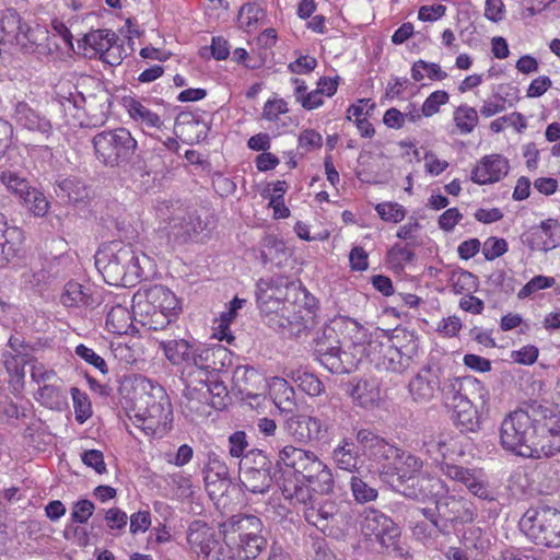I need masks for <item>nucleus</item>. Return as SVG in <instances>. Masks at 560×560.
Returning <instances> with one entry per match:
<instances>
[{
    "mask_svg": "<svg viewBox=\"0 0 560 560\" xmlns=\"http://www.w3.org/2000/svg\"><path fill=\"white\" fill-rule=\"evenodd\" d=\"M83 112L88 116L86 126H97L105 122L109 114V96L106 93L91 95L84 98ZM80 125H84L83 121Z\"/></svg>",
    "mask_w": 560,
    "mask_h": 560,
    "instance_id": "nucleus-32",
    "label": "nucleus"
},
{
    "mask_svg": "<svg viewBox=\"0 0 560 560\" xmlns=\"http://www.w3.org/2000/svg\"><path fill=\"white\" fill-rule=\"evenodd\" d=\"M304 481L307 480L296 477L294 480L284 479L282 482L283 497L289 500L292 505H302L303 509L315 502L316 499L310 486L304 485Z\"/></svg>",
    "mask_w": 560,
    "mask_h": 560,
    "instance_id": "nucleus-33",
    "label": "nucleus"
},
{
    "mask_svg": "<svg viewBox=\"0 0 560 560\" xmlns=\"http://www.w3.org/2000/svg\"><path fill=\"white\" fill-rule=\"evenodd\" d=\"M265 18V11L262 8L255 3H246L242 5L238 12V25L246 32L256 30Z\"/></svg>",
    "mask_w": 560,
    "mask_h": 560,
    "instance_id": "nucleus-42",
    "label": "nucleus"
},
{
    "mask_svg": "<svg viewBox=\"0 0 560 560\" xmlns=\"http://www.w3.org/2000/svg\"><path fill=\"white\" fill-rule=\"evenodd\" d=\"M357 439L377 463V470L386 482L395 485L405 497L433 501L440 509L446 487L439 478L419 475L422 462L417 456L400 451L368 430H360Z\"/></svg>",
    "mask_w": 560,
    "mask_h": 560,
    "instance_id": "nucleus-2",
    "label": "nucleus"
},
{
    "mask_svg": "<svg viewBox=\"0 0 560 560\" xmlns=\"http://www.w3.org/2000/svg\"><path fill=\"white\" fill-rule=\"evenodd\" d=\"M373 108L374 103L371 100L361 98L348 108V119L353 121L366 119Z\"/></svg>",
    "mask_w": 560,
    "mask_h": 560,
    "instance_id": "nucleus-61",
    "label": "nucleus"
},
{
    "mask_svg": "<svg viewBox=\"0 0 560 560\" xmlns=\"http://www.w3.org/2000/svg\"><path fill=\"white\" fill-rule=\"evenodd\" d=\"M180 312L176 295L163 285H153L133 296L135 320L151 330H161L174 322Z\"/></svg>",
    "mask_w": 560,
    "mask_h": 560,
    "instance_id": "nucleus-7",
    "label": "nucleus"
},
{
    "mask_svg": "<svg viewBox=\"0 0 560 560\" xmlns=\"http://www.w3.org/2000/svg\"><path fill=\"white\" fill-rule=\"evenodd\" d=\"M31 377L39 385L49 384L59 380L54 370L47 369L43 363L39 362L33 363Z\"/></svg>",
    "mask_w": 560,
    "mask_h": 560,
    "instance_id": "nucleus-64",
    "label": "nucleus"
},
{
    "mask_svg": "<svg viewBox=\"0 0 560 560\" xmlns=\"http://www.w3.org/2000/svg\"><path fill=\"white\" fill-rule=\"evenodd\" d=\"M453 120L459 133L468 135L474 131L478 125L479 118L474 107L463 104L454 110Z\"/></svg>",
    "mask_w": 560,
    "mask_h": 560,
    "instance_id": "nucleus-41",
    "label": "nucleus"
},
{
    "mask_svg": "<svg viewBox=\"0 0 560 560\" xmlns=\"http://www.w3.org/2000/svg\"><path fill=\"white\" fill-rule=\"evenodd\" d=\"M378 218L386 223H400L407 214L406 208L396 201H382L374 205Z\"/></svg>",
    "mask_w": 560,
    "mask_h": 560,
    "instance_id": "nucleus-43",
    "label": "nucleus"
},
{
    "mask_svg": "<svg viewBox=\"0 0 560 560\" xmlns=\"http://www.w3.org/2000/svg\"><path fill=\"white\" fill-rule=\"evenodd\" d=\"M555 284V279L552 277L547 276H536L530 279L518 292L517 296L520 299H525L533 293L550 288Z\"/></svg>",
    "mask_w": 560,
    "mask_h": 560,
    "instance_id": "nucleus-58",
    "label": "nucleus"
},
{
    "mask_svg": "<svg viewBox=\"0 0 560 560\" xmlns=\"http://www.w3.org/2000/svg\"><path fill=\"white\" fill-rule=\"evenodd\" d=\"M256 296L267 324L276 330L301 326L314 315V298L300 284L282 278L260 280Z\"/></svg>",
    "mask_w": 560,
    "mask_h": 560,
    "instance_id": "nucleus-3",
    "label": "nucleus"
},
{
    "mask_svg": "<svg viewBox=\"0 0 560 560\" xmlns=\"http://www.w3.org/2000/svg\"><path fill=\"white\" fill-rule=\"evenodd\" d=\"M525 456L526 458H549L560 453V419L547 416L537 409L532 439Z\"/></svg>",
    "mask_w": 560,
    "mask_h": 560,
    "instance_id": "nucleus-13",
    "label": "nucleus"
},
{
    "mask_svg": "<svg viewBox=\"0 0 560 560\" xmlns=\"http://www.w3.org/2000/svg\"><path fill=\"white\" fill-rule=\"evenodd\" d=\"M228 476L226 465L217 456L210 457L206 469L205 485L211 497L223 493L228 489Z\"/></svg>",
    "mask_w": 560,
    "mask_h": 560,
    "instance_id": "nucleus-28",
    "label": "nucleus"
},
{
    "mask_svg": "<svg viewBox=\"0 0 560 560\" xmlns=\"http://www.w3.org/2000/svg\"><path fill=\"white\" fill-rule=\"evenodd\" d=\"M60 302L66 307H88L98 303L89 287H84L75 281H69L65 285Z\"/></svg>",
    "mask_w": 560,
    "mask_h": 560,
    "instance_id": "nucleus-30",
    "label": "nucleus"
},
{
    "mask_svg": "<svg viewBox=\"0 0 560 560\" xmlns=\"http://www.w3.org/2000/svg\"><path fill=\"white\" fill-rule=\"evenodd\" d=\"M350 395L364 408L377 406L382 400L380 382L376 378L360 380L352 386Z\"/></svg>",
    "mask_w": 560,
    "mask_h": 560,
    "instance_id": "nucleus-31",
    "label": "nucleus"
},
{
    "mask_svg": "<svg viewBox=\"0 0 560 560\" xmlns=\"http://www.w3.org/2000/svg\"><path fill=\"white\" fill-rule=\"evenodd\" d=\"M284 374L310 396H318L323 392L322 382L312 373L302 370H288Z\"/></svg>",
    "mask_w": 560,
    "mask_h": 560,
    "instance_id": "nucleus-40",
    "label": "nucleus"
},
{
    "mask_svg": "<svg viewBox=\"0 0 560 560\" xmlns=\"http://www.w3.org/2000/svg\"><path fill=\"white\" fill-rule=\"evenodd\" d=\"M452 398L444 395V402L453 408V419L462 432H477L481 428V416L475 405L464 395L454 390Z\"/></svg>",
    "mask_w": 560,
    "mask_h": 560,
    "instance_id": "nucleus-21",
    "label": "nucleus"
},
{
    "mask_svg": "<svg viewBox=\"0 0 560 560\" xmlns=\"http://www.w3.org/2000/svg\"><path fill=\"white\" fill-rule=\"evenodd\" d=\"M133 393V404L128 412L130 421L148 436H164L171 429L173 416L163 387L145 377H137Z\"/></svg>",
    "mask_w": 560,
    "mask_h": 560,
    "instance_id": "nucleus-4",
    "label": "nucleus"
},
{
    "mask_svg": "<svg viewBox=\"0 0 560 560\" xmlns=\"http://www.w3.org/2000/svg\"><path fill=\"white\" fill-rule=\"evenodd\" d=\"M510 171V162L502 154L482 156L474 166L470 179L477 185H492L502 180Z\"/></svg>",
    "mask_w": 560,
    "mask_h": 560,
    "instance_id": "nucleus-20",
    "label": "nucleus"
},
{
    "mask_svg": "<svg viewBox=\"0 0 560 560\" xmlns=\"http://www.w3.org/2000/svg\"><path fill=\"white\" fill-rule=\"evenodd\" d=\"M122 106L129 117L143 128L160 129L163 125L161 117L156 113L133 96H125L122 98Z\"/></svg>",
    "mask_w": 560,
    "mask_h": 560,
    "instance_id": "nucleus-27",
    "label": "nucleus"
},
{
    "mask_svg": "<svg viewBox=\"0 0 560 560\" xmlns=\"http://www.w3.org/2000/svg\"><path fill=\"white\" fill-rule=\"evenodd\" d=\"M267 390L276 407L281 411H291L295 402V393L285 378L275 376L268 380Z\"/></svg>",
    "mask_w": 560,
    "mask_h": 560,
    "instance_id": "nucleus-29",
    "label": "nucleus"
},
{
    "mask_svg": "<svg viewBox=\"0 0 560 560\" xmlns=\"http://www.w3.org/2000/svg\"><path fill=\"white\" fill-rule=\"evenodd\" d=\"M261 521L254 515H234L223 524V532L226 544L235 542L236 536L238 540L247 537L261 536Z\"/></svg>",
    "mask_w": 560,
    "mask_h": 560,
    "instance_id": "nucleus-26",
    "label": "nucleus"
},
{
    "mask_svg": "<svg viewBox=\"0 0 560 560\" xmlns=\"http://www.w3.org/2000/svg\"><path fill=\"white\" fill-rule=\"evenodd\" d=\"M24 243V233L16 225H10L0 213V267L18 256Z\"/></svg>",
    "mask_w": 560,
    "mask_h": 560,
    "instance_id": "nucleus-25",
    "label": "nucleus"
},
{
    "mask_svg": "<svg viewBox=\"0 0 560 560\" xmlns=\"http://www.w3.org/2000/svg\"><path fill=\"white\" fill-rule=\"evenodd\" d=\"M428 453L432 456L434 462L440 464V468L445 463V459L459 455V445L457 440L451 434H441L436 440L431 441L428 445Z\"/></svg>",
    "mask_w": 560,
    "mask_h": 560,
    "instance_id": "nucleus-35",
    "label": "nucleus"
},
{
    "mask_svg": "<svg viewBox=\"0 0 560 560\" xmlns=\"http://www.w3.org/2000/svg\"><path fill=\"white\" fill-rule=\"evenodd\" d=\"M74 352L86 363L97 369L102 374H106L108 372L105 360L101 355H98L93 349L88 348L84 345H79L75 347Z\"/></svg>",
    "mask_w": 560,
    "mask_h": 560,
    "instance_id": "nucleus-56",
    "label": "nucleus"
},
{
    "mask_svg": "<svg viewBox=\"0 0 560 560\" xmlns=\"http://www.w3.org/2000/svg\"><path fill=\"white\" fill-rule=\"evenodd\" d=\"M149 258L136 252L129 244L112 242L103 245L95 254V266L109 284H128L144 277Z\"/></svg>",
    "mask_w": 560,
    "mask_h": 560,
    "instance_id": "nucleus-6",
    "label": "nucleus"
},
{
    "mask_svg": "<svg viewBox=\"0 0 560 560\" xmlns=\"http://www.w3.org/2000/svg\"><path fill=\"white\" fill-rule=\"evenodd\" d=\"M441 470L450 479L464 485L474 495L489 501L494 499L493 491L489 489L487 476L481 469L443 464Z\"/></svg>",
    "mask_w": 560,
    "mask_h": 560,
    "instance_id": "nucleus-18",
    "label": "nucleus"
},
{
    "mask_svg": "<svg viewBox=\"0 0 560 560\" xmlns=\"http://www.w3.org/2000/svg\"><path fill=\"white\" fill-rule=\"evenodd\" d=\"M158 234L167 244L185 243L200 226V221L178 201H160L154 208Z\"/></svg>",
    "mask_w": 560,
    "mask_h": 560,
    "instance_id": "nucleus-9",
    "label": "nucleus"
},
{
    "mask_svg": "<svg viewBox=\"0 0 560 560\" xmlns=\"http://www.w3.org/2000/svg\"><path fill=\"white\" fill-rule=\"evenodd\" d=\"M159 349L165 359L182 370L188 383L194 374L205 375L206 371H218L231 364V352L221 345L199 343L184 338L159 341Z\"/></svg>",
    "mask_w": 560,
    "mask_h": 560,
    "instance_id": "nucleus-5",
    "label": "nucleus"
},
{
    "mask_svg": "<svg viewBox=\"0 0 560 560\" xmlns=\"http://www.w3.org/2000/svg\"><path fill=\"white\" fill-rule=\"evenodd\" d=\"M233 382L240 393L247 398H258L267 392L268 380L252 366H237L233 374Z\"/></svg>",
    "mask_w": 560,
    "mask_h": 560,
    "instance_id": "nucleus-24",
    "label": "nucleus"
},
{
    "mask_svg": "<svg viewBox=\"0 0 560 560\" xmlns=\"http://www.w3.org/2000/svg\"><path fill=\"white\" fill-rule=\"evenodd\" d=\"M521 529L536 545L560 548V512L550 509H530L520 522Z\"/></svg>",
    "mask_w": 560,
    "mask_h": 560,
    "instance_id": "nucleus-11",
    "label": "nucleus"
},
{
    "mask_svg": "<svg viewBox=\"0 0 560 560\" xmlns=\"http://www.w3.org/2000/svg\"><path fill=\"white\" fill-rule=\"evenodd\" d=\"M536 412V408L530 410L517 409L510 412L502 420L500 444L505 451L517 456H525V448H527L532 439Z\"/></svg>",
    "mask_w": 560,
    "mask_h": 560,
    "instance_id": "nucleus-12",
    "label": "nucleus"
},
{
    "mask_svg": "<svg viewBox=\"0 0 560 560\" xmlns=\"http://www.w3.org/2000/svg\"><path fill=\"white\" fill-rule=\"evenodd\" d=\"M80 46L88 58H100L112 67L118 66L126 57V48L117 35L109 30H96L88 33Z\"/></svg>",
    "mask_w": 560,
    "mask_h": 560,
    "instance_id": "nucleus-14",
    "label": "nucleus"
},
{
    "mask_svg": "<svg viewBox=\"0 0 560 560\" xmlns=\"http://www.w3.org/2000/svg\"><path fill=\"white\" fill-rule=\"evenodd\" d=\"M240 481L249 492L264 493L270 488L272 478L267 469L241 466Z\"/></svg>",
    "mask_w": 560,
    "mask_h": 560,
    "instance_id": "nucleus-34",
    "label": "nucleus"
},
{
    "mask_svg": "<svg viewBox=\"0 0 560 560\" xmlns=\"http://www.w3.org/2000/svg\"><path fill=\"white\" fill-rule=\"evenodd\" d=\"M453 289L458 294L472 293L478 288V278L469 271H458L452 278Z\"/></svg>",
    "mask_w": 560,
    "mask_h": 560,
    "instance_id": "nucleus-49",
    "label": "nucleus"
},
{
    "mask_svg": "<svg viewBox=\"0 0 560 560\" xmlns=\"http://www.w3.org/2000/svg\"><path fill=\"white\" fill-rule=\"evenodd\" d=\"M14 115L16 121L27 129H35L39 127L38 116L25 103H19L16 105Z\"/></svg>",
    "mask_w": 560,
    "mask_h": 560,
    "instance_id": "nucleus-57",
    "label": "nucleus"
},
{
    "mask_svg": "<svg viewBox=\"0 0 560 560\" xmlns=\"http://www.w3.org/2000/svg\"><path fill=\"white\" fill-rule=\"evenodd\" d=\"M0 183L11 194L18 196L20 199H22L31 188L28 182L24 177L20 176L16 172L9 170L0 173Z\"/></svg>",
    "mask_w": 560,
    "mask_h": 560,
    "instance_id": "nucleus-45",
    "label": "nucleus"
},
{
    "mask_svg": "<svg viewBox=\"0 0 560 560\" xmlns=\"http://www.w3.org/2000/svg\"><path fill=\"white\" fill-rule=\"evenodd\" d=\"M266 545L262 536L247 537L238 540L237 557L241 560L255 559Z\"/></svg>",
    "mask_w": 560,
    "mask_h": 560,
    "instance_id": "nucleus-46",
    "label": "nucleus"
},
{
    "mask_svg": "<svg viewBox=\"0 0 560 560\" xmlns=\"http://www.w3.org/2000/svg\"><path fill=\"white\" fill-rule=\"evenodd\" d=\"M261 257L266 262L281 264L287 257L284 243L273 235H267L261 243Z\"/></svg>",
    "mask_w": 560,
    "mask_h": 560,
    "instance_id": "nucleus-44",
    "label": "nucleus"
},
{
    "mask_svg": "<svg viewBox=\"0 0 560 560\" xmlns=\"http://www.w3.org/2000/svg\"><path fill=\"white\" fill-rule=\"evenodd\" d=\"M413 257V254L399 244L392 246L386 255V264L395 270H401Z\"/></svg>",
    "mask_w": 560,
    "mask_h": 560,
    "instance_id": "nucleus-51",
    "label": "nucleus"
},
{
    "mask_svg": "<svg viewBox=\"0 0 560 560\" xmlns=\"http://www.w3.org/2000/svg\"><path fill=\"white\" fill-rule=\"evenodd\" d=\"M133 319L127 307L116 305L107 313L106 327L113 334H128L133 328Z\"/></svg>",
    "mask_w": 560,
    "mask_h": 560,
    "instance_id": "nucleus-37",
    "label": "nucleus"
},
{
    "mask_svg": "<svg viewBox=\"0 0 560 560\" xmlns=\"http://www.w3.org/2000/svg\"><path fill=\"white\" fill-rule=\"evenodd\" d=\"M285 431L298 442L319 440L326 432L320 419L310 416H292L287 419Z\"/></svg>",
    "mask_w": 560,
    "mask_h": 560,
    "instance_id": "nucleus-23",
    "label": "nucleus"
},
{
    "mask_svg": "<svg viewBox=\"0 0 560 560\" xmlns=\"http://www.w3.org/2000/svg\"><path fill=\"white\" fill-rule=\"evenodd\" d=\"M329 329L338 338L337 346L320 352L319 361L332 373H349L364 358L401 372L419 354V337L405 328H395L390 332L376 329L369 334L357 320L338 316L330 322Z\"/></svg>",
    "mask_w": 560,
    "mask_h": 560,
    "instance_id": "nucleus-1",
    "label": "nucleus"
},
{
    "mask_svg": "<svg viewBox=\"0 0 560 560\" xmlns=\"http://www.w3.org/2000/svg\"><path fill=\"white\" fill-rule=\"evenodd\" d=\"M81 459L85 466L102 475L106 471L103 453L98 450H89L82 453Z\"/></svg>",
    "mask_w": 560,
    "mask_h": 560,
    "instance_id": "nucleus-62",
    "label": "nucleus"
},
{
    "mask_svg": "<svg viewBox=\"0 0 560 560\" xmlns=\"http://www.w3.org/2000/svg\"><path fill=\"white\" fill-rule=\"evenodd\" d=\"M96 159L107 166L128 164L138 149V141L124 127L97 132L92 139Z\"/></svg>",
    "mask_w": 560,
    "mask_h": 560,
    "instance_id": "nucleus-10",
    "label": "nucleus"
},
{
    "mask_svg": "<svg viewBox=\"0 0 560 560\" xmlns=\"http://www.w3.org/2000/svg\"><path fill=\"white\" fill-rule=\"evenodd\" d=\"M208 373V371H206ZM198 376V383L195 385L192 380L188 381L184 390V397L187 400L186 406L192 411H200L202 406H211L215 409L225 407L228 396L226 387L223 383L214 381L208 383L205 375Z\"/></svg>",
    "mask_w": 560,
    "mask_h": 560,
    "instance_id": "nucleus-15",
    "label": "nucleus"
},
{
    "mask_svg": "<svg viewBox=\"0 0 560 560\" xmlns=\"http://www.w3.org/2000/svg\"><path fill=\"white\" fill-rule=\"evenodd\" d=\"M95 506L90 500H79L71 509V520L75 523L84 524L93 515Z\"/></svg>",
    "mask_w": 560,
    "mask_h": 560,
    "instance_id": "nucleus-59",
    "label": "nucleus"
},
{
    "mask_svg": "<svg viewBox=\"0 0 560 560\" xmlns=\"http://www.w3.org/2000/svg\"><path fill=\"white\" fill-rule=\"evenodd\" d=\"M362 533L368 537H375L384 547L394 546L400 535L395 523L376 510H366L361 522Z\"/></svg>",
    "mask_w": 560,
    "mask_h": 560,
    "instance_id": "nucleus-19",
    "label": "nucleus"
},
{
    "mask_svg": "<svg viewBox=\"0 0 560 560\" xmlns=\"http://www.w3.org/2000/svg\"><path fill=\"white\" fill-rule=\"evenodd\" d=\"M422 160L425 173L434 177L441 175L450 166L446 160L439 158L431 150L424 152Z\"/></svg>",
    "mask_w": 560,
    "mask_h": 560,
    "instance_id": "nucleus-55",
    "label": "nucleus"
},
{
    "mask_svg": "<svg viewBox=\"0 0 560 560\" xmlns=\"http://www.w3.org/2000/svg\"><path fill=\"white\" fill-rule=\"evenodd\" d=\"M410 73L412 80L416 82H421L424 79L430 81H443L447 78L446 71H444L439 63L422 59L413 62Z\"/></svg>",
    "mask_w": 560,
    "mask_h": 560,
    "instance_id": "nucleus-39",
    "label": "nucleus"
},
{
    "mask_svg": "<svg viewBox=\"0 0 560 560\" xmlns=\"http://www.w3.org/2000/svg\"><path fill=\"white\" fill-rule=\"evenodd\" d=\"M446 14L443 4L421 5L418 10V20L421 22H436Z\"/></svg>",
    "mask_w": 560,
    "mask_h": 560,
    "instance_id": "nucleus-63",
    "label": "nucleus"
},
{
    "mask_svg": "<svg viewBox=\"0 0 560 560\" xmlns=\"http://www.w3.org/2000/svg\"><path fill=\"white\" fill-rule=\"evenodd\" d=\"M72 398L75 420L79 423H84L92 416L91 402L86 395L77 388H72Z\"/></svg>",
    "mask_w": 560,
    "mask_h": 560,
    "instance_id": "nucleus-53",
    "label": "nucleus"
},
{
    "mask_svg": "<svg viewBox=\"0 0 560 560\" xmlns=\"http://www.w3.org/2000/svg\"><path fill=\"white\" fill-rule=\"evenodd\" d=\"M450 94L444 90H436L428 95L422 103V114L425 118L432 117L440 113L441 107L447 104Z\"/></svg>",
    "mask_w": 560,
    "mask_h": 560,
    "instance_id": "nucleus-47",
    "label": "nucleus"
},
{
    "mask_svg": "<svg viewBox=\"0 0 560 560\" xmlns=\"http://www.w3.org/2000/svg\"><path fill=\"white\" fill-rule=\"evenodd\" d=\"M23 202L34 213V215L43 217L47 213L49 203L43 192L35 188H30L22 197Z\"/></svg>",
    "mask_w": 560,
    "mask_h": 560,
    "instance_id": "nucleus-48",
    "label": "nucleus"
},
{
    "mask_svg": "<svg viewBox=\"0 0 560 560\" xmlns=\"http://www.w3.org/2000/svg\"><path fill=\"white\" fill-rule=\"evenodd\" d=\"M332 459L339 469L353 471L358 468L359 454L349 439H343L332 452Z\"/></svg>",
    "mask_w": 560,
    "mask_h": 560,
    "instance_id": "nucleus-36",
    "label": "nucleus"
},
{
    "mask_svg": "<svg viewBox=\"0 0 560 560\" xmlns=\"http://www.w3.org/2000/svg\"><path fill=\"white\" fill-rule=\"evenodd\" d=\"M456 380H448L444 387H441L440 375L436 370L425 366L422 368L409 382L408 393L411 399L417 404H428L442 392L443 396L448 394L447 387L455 390Z\"/></svg>",
    "mask_w": 560,
    "mask_h": 560,
    "instance_id": "nucleus-17",
    "label": "nucleus"
},
{
    "mask_svg": "<svg viewBox=\"0 0 560 560\" xmlns=\"http://www.w3.org/2000/svg\"><path fill=\"white\" fill-rule=\"evenodd\" d=\"M36 400L49 409H61L66 404V396L60 381L40 385L35 396Z\"/></svg>",
    "mask_w": 560,
    "mask_h": 560,
    "instance_id": "nucleus-38",
    "label": "nucleus"
},
{
    "mask_svg": "<svg viewBox=\"0 0 560 560\" xmlns=\"http://www.w3.org/2000/svg\"><path fill=\"white\" fill-rule=\"evenodd\" d=\"M277 466L283 475L306 479L320 494H327L334 488L331 470L310 451L287 445L279 451Z\"/></svg>",
    "mask_w": 560,
    "mask_h": 560,
    "instance_id": "nucleus-8",
    "label": "nucleus"
},
{
    "mask_svg": "<svg viewBox=\"0 0 560 560\" xmlns=\"http://www.w3.org/2000/svg\"><path fill=\"white\" fill-rule=\"evenodd\" d=\"M288 110V103L283 98L273 97L265 103L261 117L269 122L277 124Z\"/></svg>",
    "mask_w": 560,
    "mask_h": 560,
    "instance_id": "nucleus-50",
    "label": "nucleus"
},
{
    "mask_svg": "<svg viewBox=\"0 0 560 560\" xmlns=\"http://www.w3.org/2000/svg\"><path fill=\"white\" fill-rule=\"evenodd\" d=\"M187 542L198 560H230L232 558L219 545L214 530L200 521L190 524Z\"/></svg>",
    "mask_w": 560,
    "mask_h": 560,
    "instance_id": "nucleus-16",
    "label": "nucleus"
},
{
    "mask_svg": "<svg viewBox=\"0 0 560 560\" xmlns=\"http://www.w3.org/2000/svg\"><path fill=\"white\" fill-rule=\"evenodd\" d=\"M559 223L548 219L538 226L532 228L526 234L524 243L532 250L549 252L560 245Z\"/></svg>",
    "mask_w": 560,
    "mask_h": 560,
    "instance_id": "nucleus-22",
    "label": "nucleus"
},
{
    "mask_svg": "<svg viewBox=\"0 0 560 560\" xmlns=\"http://www.w3.org/2000/svg\"><path fill=\"white\" fill-rule=\"evenodd\" d=\"M509 249L508 242L502 237L490 236L481 247L485 258L489 261L494 260L504 255Z\"/></svg>",
    "mask_w": 560,
    "mask_h": 560,
    "instance_id": "nucleus-52",
    "label": "nucleus"
},
{
    "mask_svg": "<svg viewBox=\"0 0 560 560\" xmlns=\"http://www.w3.org/2000/svg\"><path fill=\"white\" fill-rule=\"evenodd\" d=\"M351 491L355 501L360 503L373 501L377 497V491L374 488L355 476L351 478Z\"/></svg>",
    "mask_w": 560,
    "mask_h": 560,
    "instance_id": "nucleus-54",
    "label": "nucleus"
},
{
    "mask_svg": "<svg viewBox=\"0 0 560 560\" xmlns=\"http://www.w3.org/2000/svg\"><path fill=\"white\" fill-rule=\"evenodd\" d=\"M168 485L175 490L177 497H188L192 492L190 476L182 472L171 475Z\"/></svg>",
    "mask_w": 560,
    "mask_h": 560,
    "instance_id": "nucleus-60",
    "label": "nucleus"
}]
</instances>
